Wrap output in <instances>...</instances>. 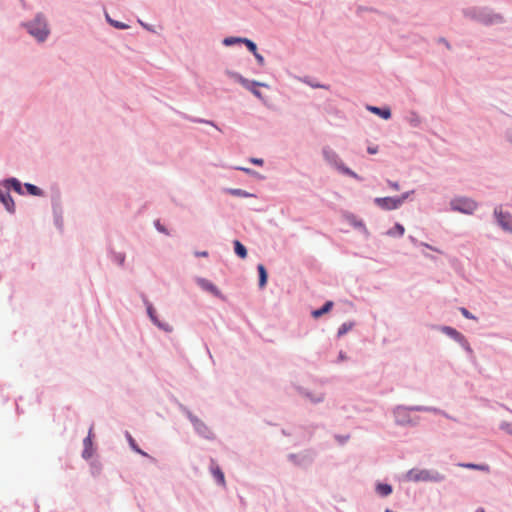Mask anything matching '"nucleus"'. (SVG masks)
Returning <instances> with one entry per match:
<instances>
[{
	"label": "nucleus",
	"instance_id": "nucleus-1",
	"mask_svg": "<svg viewBox=\"0 0 512 512\" xmlns=\"http://www.w3.org/2000/svg\"><path fill=\"white\" fill-rule=\"evenodd\" d=\"M412 192H405L398 197H377L374 203L382 210L391 211L400 208Z\"/></svg>",
	"mask_w": 512,
	"mask_h": 512
},
{
	"label": "nucleus",
	"instance_id": "nucleus-2",
	"mask_svg": "<svg viewBox=\"0 0 512 512\" xmlns=\"http://www.w3.org/2000/svg\"><path fill=\"white\" fill-rule=\"evenodd\" d=\"M28 32L39 41H43L46 39L49 30L46 21L41 16H37L35 20L28 25Z\"/></svg>",
	"mask_w": 512,
	"mask_h": 512
},
{
	"label": "nucleus",
	"instance_id": "nucleus-3",
	"mask_svg": "<svg viewBox=\"0 0 512 512\" xmlns=\"http://www.w3.org/2000/svg\"><path fill=\"white\" fill-rule=\"evenodd\" d=\"M451 206L453 210L471 214L477 208V203L471 199L458 198L451 202Z\"/></svg>",
	"mask_w": 512,
	"mask_h": 512
},
{
	"label": "nucleus",
	"instance_id": "nucleus-4",
	"mask_svg": "<svg viewBox=\"0 0 512 512\" xmlns=\"http://www.w3.org/2000/svg\"><path fill=\"white\" fill-rule=\"evenodd\" d=\"M494 214L497 218L498 224L506 231L512 233V222L511 215L509 213H504L501 207H496L494 210Z\"/></svg>",
	"mask_w": 512,
	"mask_h": 512
},
{
	"label": "nucleus",
	"instance_id": "nucleus-5",
	"mask_svg": "<svg viewBox=\"0 0 512 512\" xmlns=\"http://www.w3.org/2000/svg\"><path fill=\"white\" fill-rule=\"evenodd\" d=\"M406 478L409 481H429L433 478L430 476V473L427 470H419V469H412L408 471Z\"/></svg>",
	"mask_w": 512,
	"mask_h": 512
},
{
	"label": "nucleus",
	"instance_id": "nucleus-6",
	"mask_svg": "<svg viewBox=\"0 0 512 512\" xmlns=\"http://www.w3.org/2000/svg\"><path fill=\"white\" fill-rule=\"evenodd\" d=\"M440 330L445 333L446 335L450 336L454 340H456L459 343H466L465 337L458 332L456 329L449 327V326H443L440 328Z\"/></svg>",
	"mask_w": 512,
	"mask_h": 512
},
{
	"label": "nucleus",
	"instance_id": "nucleus-7",
	"mask_svg": "<svg viewBox=\"0 0 512 512\" xmlns=\"http://www.w3.org/2000/svg\"><path fill=\"white\" fill-rule=\"evenodd\" d=\"M211 473H212L213 477L215 478V480L220 485H222V486L226 485L224 473L222 472L220 467L214 461H212V463H211Z\"/></svg>",
	"mask_w": 512,
	"mask_h": 512
},
{
	"label": "nucleus",
	"instance_id": "nucleus-8",
	"mask_svg": "<svg viewBox=\"0 0 512 512\" xmlns=\"http://www.w3.org/2000/svg\"><path fill=\"white\" fill-rule=\"evenodd\" d=\"M197 283L198 285L203 288L204 290L206 291H209L210 293L214 294L215 296H220V291L218 290V288L213 284L211 283L210 281L206 280V279H203V278H199L197 280Z\"/></svg>",
	"mask_w": 512,
	"mask_h": 512
},
{
	"label": "nucleus",
	"instance_id": "nucleus-9",
	"mask_svg": "<svg viewBox=\"0 0 512 512\" xmlns=\"http://www.w3.org/2000/svg\"><path fill=\"white\" fill-rule=\"evenodd\" d=\"M0 202L3 203V205L9 212L14 211V201L7 191L0 190Z\"/></svg>",
	"mask_w": 512,
	"mask_h": 512
},
{
	"label": "nucleus",
	"instance_id": "nucleus-10",
	"mask_svg": "<svg viewBox=\"0 0 512 512\" xmlns=\"http://www.w3.org/2000/svg\"><path fill=\"white\" fill-rule=\"evenodd\" d=\"M147 312H148V315L150 317V319L152 320V322L157 325L158 327L166 330V331H170V327H168L167 325H163L159 322L157 316H156V312H155V309L153 308V306L151 304H149L147 306Z\"/></svg>",
	"mask_w": 512,
	"mask_h": 512
},
{
	"label": "nucleus",
	"instance_id": "nucleus-11",
	"mask_svg": "<svg viewBox=\"0 0 512 512\" xmlns=\"http://www.w3.org/2000/svg\"><path fill=\"white\" fill-rule=\"evenodd\" d=\"M368 110H370L372 113L379 115L383 119H389L391 117V111L390 109H381L374 106H369Z\"/></svg>",
	"mask_w": 512,
	"mask_h": 512
},
{
	"label": "nucleus",
	"instance_id": "nucleus-12",
	"mask_svg": "<svg viewBox=\"0 0 512 512\" xmlns=\"http://www.w3.org/2000/svg\"><path fill=\"white\" fill-rule=\"evenodd\" d=\"M332 306H333V302L328 301V302H326V303L324 304V306H323L322 308L317 309V310H314V311L312 312V316H313L314 318H319V317H321L322 315H324L325 313L329 312V311L331 310Z\"/></svg>",
	"mask_w": 512,
	"mask_h": 512
},
{
	"label": "nucleus",
	"instance_id": "nucleus-13",
	"mask_svg": "<svg viewBox=\"0 0 512 512\" xmlns=\"http://www.w3.org/2000/svg\"><path fill=\"white\" fill-rule=\"evenodd\" d=\"M234 250L235 253L242 259H245L247 257V250L245 246L238 240L234 241Z\"/></svg>",
	"mask_w": 512,
	"mask_h": 512
},
{
	"label": "nucleus",
	"instance_id": "nucleus-14",
	"mask_svg": "<svg viewBox=\"0 0 512 512\" xmlns=\"http://www.w3.org/2000/svg\"><path fill=\"white\" fill-rule=\"evenodd\" d=\"M257 269L259 272V286L261 288H263L267 282V272H266L264 265H262V264H259Z\"/></svg>",
	"mask_w": 512,
	"mask_h": 512
},
{
	"label": "nucleus",
	"instance_id": "nucleus-15",
	"mask_svg": "<svg viewBox=\"0 0 512 512\" xmlns=\"http://www.w3.org/2000/svg\"><path fill=\"white\" fill-rule=\"evenodd\" d=\"M376 491L382 496H388L392 493V487L388 484H378Z\"/></svg>",
	"mask_w": 512,
	"mask_h": 512
},
{
	"label": "nucleus",
	"instance_id": "nucleus-16",
	"mask_svg": "<svg viewBox=\"0 0 512 512\" xmlns=\"http://www.w3.org/2000/svg\"><path fill=\"white\" fill-rule=\"evenodd\" d=\"M6 184L8 187H12L17 193L22 194V186L17 179L11 178L6 181Z\"/></svg>",
	"mask_w": 512,
	"mask_h": 512
},
{
	"label": "nucleus",
	"instance_id": "nucleus-17",
	"mask_svg": "<svg viewBox=\"0 0 512 512\" xmlns=\"http://www.w3.org/2000/svg\"><path fill=\"white\" fill-rule=\"evenodd\" d=\"M235 79L240 82L245 88L247 89H251V86H255V85H261L260 83L258 82H249L247 79L243 78L241 75H238V74H235L234 75Z\"/></svg>",
	"mask_w": 512,
	"mask_h": 512
},
{
	"label": "nucleus",
	"instance_id": "nucleus-18",
	"mask_svg": "<svg viewBox=\"0 0 512 512\" xmlns=\"http://www.w3.org/2000/svg\"><path fill=\"white\" fill-rule=\"evenodd\" d=\"M25 188L31 195L39 196L42 194L41 190L33 184L26 183Z\"/></svg>",
	"mask_w": 512,
	"mask_h": 512
},
{
	"label": "nucleus",
	"instance_id": "nucleus-19",
	"mask_svg": "<svg viewBox=\"0 0 512 512\" xmlns=\"http://www.w3.org/2000/svg\"><path fill=\"white\" fill-rule=\"evenodd\" d=\"M193 423L197 429V431L201 434H205L206 432H208V428L206 427V425L201 422L200 420L198 419H193Z\"/></svg>",
	"mask_w": 512,
	"mask_h": 512
},
{
	"label": "nucleus",
	"instance_id": "nucleus-20",
	"mask_svg": "<svg viewBox=\"0 0 512 512\" xmlns=\"http://www.w3.org/2000/svg\"><path fill=\"white\" fill-rule=\"evenodd\" d=\"M352 326V323H343L338 329V336H343L344 334H346L349 330L352 329Z\"/></svg>",
	"mask_w": 512,
	"mask_h": 512
},
{
	"label": "nucleus",
	"instance_id": "nucleus-21",
	"mask_svg": "<svg viewBox=\"0 0 512 512\" xmlns=\"http://www.w3.org/2000/svg\"><path fill=\"white\" fill-rule=\"evenodd\" d=\"M92 445V440H91V437H90V434L88 435V437H86L84 439V446H85V450L83 451V457L85 458H88L90 457V453L88 452V448Z\"/></svg>",
	"mask_w": 512,
	"mask_h": 512
},
{
	"label": "nucleus",
	"instance_id": "nucleus-22",
	"mask_svg": "<svg viewBox=\"0 0 512 512\" xmlns=\"http://www.w3.org/2000/svg\"><path fill=\"white\" fill-rule=\"evenodd\" d=\"M244 38H237V37H228L223 40V44L226 46H230L235 43L242 42L243 43Z\"/></svg>",
	"mask_w": 512,
	"mask_h": 512
},
{
	"label": "nucleus",
	"instance_id": "nucleus-23",
	"mask_svg": "<svg viewBox=\"0 0 512 512\" xmlns=\"http://www.w3.org/2000/svg\"><path fill=\"white\" fill-rule=\"evenodd\" d=\"M243 43L247 46V48L253 53L256 54L257 52V46L254 42H252L249 39L244 38Z\"/></svg>",
	"mask_w": 512,
	"mask_h": 512
},
{
	"label": "nucleus",
	"instance_id": "nucleus-24",
	"mask_svg": "<svg viewBox=\"0 0 512 512\" xmlns=\"http://www.w3.org/2000/svg\"><path fill=\"white\" fill-rule=\"evenodd\" d=\"M394 231L399 236H402L404 234V232H405V229H404V227L401 224H396L395 227H394V230L389 231V234L394 235Z\"/></svg>",
	"mask_w": 512,
	"mask_h": 512
},
{
	"label": "nucleus",
	"instance_id": "nucleus-25",
	"mask_svg": "<svg viewBox=\"0 0 512 512\" xmlns=\"http://www.w3.org/2000/svg\"><path fill=\"white\" fill-rule=\"evenodd\" d=\"M339 169H340L343 173H345V174H347V175H349V176H351V177H353V178H356V179H358V178H359V177H358V175H357L355 172H353L352 170H350V169H349V168H347V167L339 166Z\"/></svg>",
	"mask_w": 512,
	"mask_h": 512
},
{
	"label": "nucleus",
	"instance_id": "nucleus-26",
	"mask_svg": "<svg viewBox=\"0 0 512 512\" xmlns=\"http://www.w3.org/2000/svg\"><path fill=\"white\" fill-rule=\"evenodd\" d=\"M107 19L116 28H119V29H126V28H128V25L123 24V23L118 22V21H114V20L110 19L108 16H107Z\"/></svg>",
	"mask_w": 512,
	"mask_h": 512
},
{
	"label": "nucleus",
	"instance_id": "nucleus-27",
	"mask_svg": "<svg viewBox=\"0 0 512 512\" xmlns=\"http://www.w3.org/2000/svg\"><path fill=\"white\" fill-rule=\"evenodd\" d=\"M129 442H130V445L131 447L139 454L143 455V456H147V454L142 451L141 449H139L137 446H136V443L134 441V439L132 437H129Z\"/></svg>",
	"mask_w": 512,
	"mask_h": 512
},
{
	"label": "nucleus",
	"instance_id": "nucleus-28",
	"mask_svg": "<svg viewBox=\"0 0 512 512\" xmlns=\"http://www.w3.org/2000/svg\"><path fill=\"white\" fill-rule=\"evenodd\" d=\"M460 312H461V314H462L465 318H467V319H473V320H475V319H476V317H475L474 315H472V314H471V313H470L466 308H464V307L460 308Z\"/></svg>",
	"mask_w": 512,
	"mask_h": 512
},
{
	"label": "nucleus",
	"instance_id": "nucleus-29",
	"mask_svg": "<svg viewBox=\"0 0 512 512\" xmlns=\"http://www.w3.org/2000/svg\"><path fill=\"white\" fill-rule=\"evenodd\" d=\"M351 223H352L355 227L365 229V225H364V223H363L361 220H357L355 217H352V219H351Z\"/></svg>",
	"mask_w": 512,
	"mask_h": 512
},
{
	"label": "nucleus",
	"instance_id": "nucleus-30",
	"mask_svg": "<svg viewBox=\"0 0 512 512\" xmlns=\"http://www.w3.org/2000/svg\"><path fill=\"white\" fill-rule=\"evenodd\" d=\"M387 184H388V186H389L391 189H393L394 191H399V190H400V185H399V183H398V182H393V181L388 180V181H387Z\"/></svg>",
	"mask_w": 512,
	"mask_h": 512
},
{
	"label": "nucleus",
	"instance_id": "nucleus-31",
	"mask_svg": "<svg viewBox=\"0 0 512 512\" xmlns=\"http://www.w3.org/2000/svg\"><path fill=\"white\" fill-rule=\"evenodd\" d=\"M324 154H325L327 159L336 158L337 157V155L333 151L327 150V149L324 150Z\"/></svg>",
	"mask_w": 512,
	"mask_h": 512
},
{
	"label": "nucleus",
	"instance_id": "nucleus-32",
	"mask_svg": "<svg viewBox=\"0 0 512 512\" xmlns=\"http://www.w3.org/2000/svg\"><path fill=\"white\" fill-rule=\"evenodd\" d=\"M256 58V60L258 61V63L260 65H263L264 64V58L261 54H259L258 52H256V54H253Z\"/></svg>",
	"mask_w": 512,
	"mask_h": 512
},
{
	"label": "nucleus",
	"instance_id": "nucleus-33",
	"mask_svg": "<svg viewBox=\"0 0 512 512\" xmlns=\"http://www.w3.org/2000/svg\"><path fill=\"white\" fill-rule=\"evenodd\" d=\"M250 161L253 163V164H256V165H263V160L262 159H258V158H251Z\"/></svg>",
	"mask_w": 512,
	"mask_h": 512
},
{
	"label": "nucleus",
	"instance_id": "nucleus-34",
	"mask_svg": "<svg viewBox=\"0 0 512 512\" xmlns=\"http://www.w3.org/2000/svg\"><path fill=\"white\" fill-rule=\"evenodd\" d=\"M461 466L470 468V469H480L481 468L479 465H475V464H462Z\"/></svg>",
	"mask_w": 512,
	"mask_h": 512
},
{
	"label": "nucleus",
	"instance_id": "nucleus-35",
	"mask_svg": "<svg viewBox=\"0 0 512 512\" xmlns=\"http://www.w3.org/2000/svg\"><path fill=\"white\" fill-rule=\"evenodd\" d=\"M249 90H250V91H251L255 96H257V97H261V93H260V91L256 90V89H255V88H253L252 86H251V89H249Z\"/></svg>",
	"mask_w": 512,
	"mask_h": 512
},
{
	"label": "nucleus",
	"instance_id": "nucleus-36",
	"mask_svg": "<svg viewBox=\"0 0 512 512\" xmlns=\"http://www.w3.org/2000/svg\"><path fill=\"white\" fill-rule=\"evenodd\" d=\"M378 151L377 147H368V153L376 154Z\"/></svg>",
	"mask_w": 512,
	"mask_h": 512
},
{
	"label": "nucleus",
	"instance_id": "nucleus-37",
	"mask_svg": "<svg viewBox=\"0 0 512 512\" xmlns=\"http://www.w3.org/2000/svg\"><path fill=\"white\" fill-rule=\"evenodd\" d=\"M196 256H198V257H207L208 256V252L207 251L197 252Z\"/></svg>",
	"mask_w": 512,
	"mask_h": 512
},
{
	"label": "nucleus",
	"instance_id": "nucleus-38",
	"mask_svg": "<svg viewBox=\"0 0 512 512\" xmlns=\"http://www.w3.org/2000/svg\"><path fill=\"white\" fill-rule=\"evenodd\" d=\"M422 245H423V246H425V247H427V248H429V249H432V250H434V251H436V252L441 253V251H440V250H438V249H436V248L431 247L429 244L424 243V244H422Z\"/></svg>",
	"mask_w": 512,
	"mask_h": 512
},
{
	"label": "nucleus",
	"instance_id": "nucleus-39",
	"mask_svg": "<svg viewBox=\"0 0 512 512\" xmlns=\"http://www.w3.org/2000/svg\"><path fill=\"white\" fill-rule=\"evenodd\" d=\"M231 193L234 194V195H242V191L239 190V189L232 190Z\"/></svg>",
	"mask_w": 512,
	"mask_h": 512
},
{
	"label": "nucleus",
	"instance_id": "nucleus-40",
	"mask_svg": "<svg viewBox=\"0 0 512 512\" xmlns=\"http://www.w3.org/2000/svg\"><path fill=\"white\" fill-rule=\"evenodd\" d=\"M156 227H157V229H158L159 231H161V232H164V231H165V230H164V228H163L162 226H160L159 222H157V223H156Z\"/></svg>",
	"mask_w": 512,
	"mask_h": 512
},
{
	"label": "nucleus",
	"instance_id": "nucleus-41",
	"mask_svg": "<svg viewBox=\"0 0 512 512\" xmlns=\"http://www.w3.org/2000/svg\"><path fill=\"white\" fill-rule=\"evenodd\" d=\"M507 427L509 428L508 432L512 434V424H508Z\"/></svg>",
	"mask_w": 512,
	"mask_h": 512
},
{
	"label": "nucleus",
	"instance_id": "nucleus-42",
	"mask_svg": "<svg viewBox=\"0 0 512 512\" xmlns=\"http://www.w3.org/2000/svg\"><path fill=\"white\" fill-rule=\"evenodd\" d=\"M239 169H240V170H242V171H244V172H246V173H249V172H250V169H248V168H239Z\"/></svg>",
	"mask_w": 512,
	"mask_h": 512
},
{
	"label": "nucleus",
	"instance_id": "nucleus-43",
	"mask_svg": "<svg viewBox=\"0 0 512 512\" xmlns=\"http://www.w3.org/2000/svg\"><path fill=\"white\" fill-rule=\"evenodd\" d=\"M123 261H124V257H123V256H121V257H120V263H122Z\"/></svg>",
	"mask_w": 512,
	"mask_h": 512
},
{
	"label": "nucleus",
	"instance_id": "nucleus-44",
	"mask_svg": "<svg viewBox=\"0 0 512 512\" xmlns=\"http://www.w3.org/2000/svg\"><path fill=\"white\" fill-rule=\"evenodd\" d=\"M477 512H485L484 509L480 508L477 510Z\"/></svg>",
	"mask_w": 512,
	"mask_h": 512
}]
</instances>
